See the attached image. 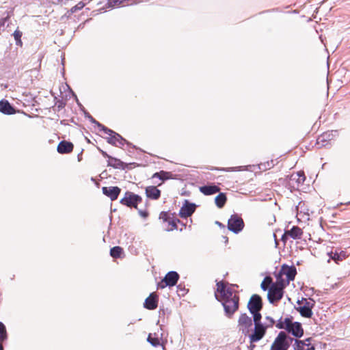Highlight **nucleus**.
<instances>
[{
  "label": "nucleus",
  "instance_id": "obj_3",
  "mask_svg": "<svg viewBox=\"0 0 350 350\" xmlns=\"http://www.w3.org/2000/svg\"><path fill=\"white\" fill-rule=\"evenodd\" d=\"M298 307L296 310L300 313V314L305 318H310L312 316V309L314 306L315 301L312 299L302 298L301 300L297 301Z\"/></svg>",
  "mask_w": 350,
  "mask_h": 350
},
{
  "label": "nucleus",
  "instance_id": "obj_25",
  "mask_svg": "<svg viewBox=\"0 0 350 350\" xmlns=\"http://www.w3.org/2000/svg\"><path fill=\"white\" fill-rule=\"evenodd\" d=\"M200 191L204 195L209 196L219 192L220 188L216 185H204L200 187Z\"/></svg>",
  "mask_w": 350,
  "mask_h": 350
},
{
  "label": "nucleus",
  "instance_id": "obj_29",
  "mask_svg": "<svg viewBox=\"0 0 350 350\" xmlns=\"http://www.w3.org/2000/svg\"><path fill=\"white\" fill-rule=\"evenodd\" d=\"M215 204L218 208H223L227 201V198H226V194L224 193H219V195H217L215 197Z\"/></svg>",
  "mask_w": 350,
  "mask_h": 350
},
{
  "label": "nucleus",
  "instance_id": "obj_1",
  "mask_svg": "<svg viewBox=\"0 0 350 350\" xmlns=\"http://www.w3.org/2000/svg\"><path fill=\"white\" fill-rule=\"evenodd\" d=\"M216 286L217 288L215 292V296L220 302L233 299L234 294L237 293L232 289L231 286H228V283L224 281L217 282Z\"/></svg>",
  "mask_w": 350,
  "mask_h": 350
},
{
  "label": "nucleus",
  "instance_id": "obj_22",
  "mask_svg": "<svg viewBox=\"0 0 350 350\" xmlns=\"http://www.w3.org/2000/svg\"><path fill=\"white\" fill-rule=\"evenodd\" d=\"M311 338L305 340H295V350H314V347L310 344Z\"/></svg>",
  "mask_w": 350,
  "mask_h": 350
},
{
  "label": "nucleus",
  "instance_id": "obj_20",
  "mask_svg": "<svg viewBox=\"0 0 350 350\" xmlns=\"http://www.w3.org/2000/svg\"><path fill=\"white\" fill-rule=\"evenodd\" d=\"M74 145L72 142L63 140L57 146V150L60 154H68L72 152Z\"/></svg>",
  "mask_w": 350,
  "mask_h": 350
},
{
  "label": "nucleus",
  "instance_id": "obj_17",
  "mask_svg": "<svg viewBox=\"0 0 350 350\" xmlns=\"http://www.w3.org/2000/svg\"><path fill=\"white\" fill-rule=\"evenodd\" d=\"M159 302V296L156 293H152L145 299L144 307L148 310H152L157 308Z\"/></svg>",
  "mask_w": 350,
  "mask_h": 350
},
{
  "label": "nucleus",
  "instance_id": "obj_30",
  "mask_svg": "<svg viewBox=\"0 0 350 350\" xmlns=\"http://www.w3.org/2000/svg\"><path fill=\"white\" fill-rule=\"evenodd\" d=\"M282 276L283 275L278 273L276 275V282L273 283V284L284 289L285 287L289 284V283L288 281L284 280Z\"/></svg>",
  "mask_w": 350,
  "mask_h": 350
},
{
  "label": "nucleus",
  "instance_id": "obj_38",
  "mask_svg": "<svg viewBox=\"0 0 350 350\" xmlns=\"http://www.w3.org/2000/svg\"><path fill=\"white\" fill-rule=\"evenodd\" d=\"M148 341L154 347L158 346L160 344V340L157 337H154L150 334L148 336Z\"/></svg>",
  "mask_w": 350,
  "mask_h": 350
},
{
  "label": "nucleus",
  "instance_id": "obj_11",
  "mask_svg": "<svg viewBox=\"0 0 350 350\" xmlns=\"http://www.w3.org/2000/svg\"><path fill=\"white\" fill-rule=\"evenodd\" d=\"M102 155L108 159L107 161V165L109 167H111L114 169H119V170H125L128 167V164L124 163L120 159L113 157L108 154L105 151H103L102 150H100Z\"/></svg>",
  "mask_w": 350,
  "mask_h": 350
},
{
  "label": "nucleus",
  "instance_id": "obj_4",
  "mask_svg": "<svg viewBox=\"0 0 350 350\" xmlns=\"http://www.w3.org/2000/svg\"><path fill=\"white\" fill-rule=\"evenodd\" d=\"M293 339L287 338V335L284 332H280L273 341L270 350H287Z\"/></svg>",
  "mask_w": 350,
  "mask_h": 350
},
{
  "label": "nucleus",
  "instance_id": "obj_40",
  "mask_svg": "<svg viewBox=\"0 0 350 350\" xmlns=\"http://www.w3.org/2000/svg\"><path fill=\"white\" fill-rule=\"evenodd\" d=\"M84 6H85V3L81 1V2L78 3L76 5L73 6L70 9V12L72 13H74V12H77L78 10H80L82 8H83Z\"/></svg>",
  "mask_w": 350,
  "mask_h": 350
},
{
  "label": "nucleus",
  "instance_id": "obj_36",
  "mask_svg": "<svg viewBox=\"0 0 350 350\" xmlns=\"http://www.w3.org/2000/svg\"><path fill=\"white\" fill-rule=\"evenodd\" d=\"M294 322L292 321V318H285V327L284 329L288 333H291L293 327Z\"/></svg>",
  "mask_w": 350,
  "mask_h": 350
},
{
  "label": "nucleus",
  "instance_id": "obj_6",
  "mask_svg": "<svg viewBox=\"0 0 350 350\" xmlns=\"http://www.w3.org/2000/svg\"><path fill=\"white\" fill-rule=\"evenodd\" d=\"M224 306L226 316L231 318L232 315L237 312L239 306V297L237 293L234 294V297L232 299L225 300L221 302Z\"/></svg>",
  "mask_w": 350,
  "mask_h": 350
},
{
  "label": "nucleus",
  "instance_id": "obj_34",
  "mask_svg": "<svg viewBox=\"0 0 350 350\" xmlns=\"http://www.w3.org/2000/svg\"><path fill=\"white\" fill-rule=\"evenodd\" d=\"M251 314H253V319H254V325H257V324H261V318H262V316H261V314L260 313V312H250Z\"/></svg>",
  "mask_w": 350,
  "mask_h": 350
},
{
  "label": "nucleus",
  "instance_id": "obj_23",
  "mask_svg": "<svg viewBox=\"0 0 350 350\" xmlns=\"http://www.w3.org/2000/svg\"><path fill=\"white\" fill-rule=\"evenodd\" d=\"M148 198L157 200L161 197V191L156 186H148L145 189Z\"/></svg>",
  "mask_w": 350,
  "mask_h": 350
},
{
  "label": "nucleus",
  "instance_id": "obj_27",
  "mask_svg": "<svg viewBox=\"0 0 350 350\" xmlns=\"http://www.w3.org/2000/svg\"><path fill=\"white\" fill-rule=\"evenodd\" d=\"M291 333L297 338L301 337L304 334L301 324L299 322H294Z\"/></svg>",
  "mask_w": 350,
  "mask_h": 350
},
{
  "label": "nucleus",
  "instance_id": "obj_48",
  "mask_svg": "<svg viewBox=\"0 0 350 350\" xmlns=\"http://www.w3.org/2000/svg\"><path fill=\"white\" fill-rule=\"evenodd\" d=\"M344 204H350V201H349V202H345V203H344Z\"/></svg>",
  "mask_w": 350,
  "mask_h": 350
},
{
  "label": "nucleus",
  "instance_id": "obj_44",
  "mask_svg": "<svg viewBox=\"0 0 350 350\" xmlns=\"http://www.w3.org/2000/svg\"><path fill=\"white\" fill-rule=\"evenodd\" d=\"M216 224H217L219 226H220V227H222V228H224V226L221 223H220V222H219V221H216Z\"/></svg>",
  "mask_w": 350,
  "mask_h": 350
},
{
  "label": "nucleus",
  "instance_id": "obj_5",
  "mask_svg": "<svg viewBox=\"0 0 350 350\" xmlns=\"http://www.w3.org/2000/svg\"><path fill=\"white\" fill-rule=\"evenodd\" d=\"M159 219L165 224V230L166 231H173L178 229V224L180 223L179 219L171 216V214L166 211H161L159 214Z\"/></svg>",
  "mask_w": 350,
  "mask_h": 350
},
{
  "label": "nucleus",
  "instance_id": "obj_9",
  "mask_svg": "<svg viewBox=\"0 0 350 350\" xmlns=\"http://www.w3.org/2000/svg\"><path fill=\"white\" fill-rule=\"evenodd\" d=\"M252 325V319L245 313L241 314L237 324L239 331L246 336L249 334Z\"/></svg>",
  "mask_w": 350,
  "mask_h": 350
},
{
  "label": "nucleus",
  "instance_id": "obj_28",
  "mask_svg": "<svg viewBox=\"0 0 350 350\" xmlns=\"http://www.w3.org/2000/svg\"><path fill=\"white\" fill-rule=\"evenodd\" d=\"M129 0H109L107 5L108 8H118L123 7L129 5Z\"/></svg>",
  "mask_w": 350,
  "mask_h": 350
},
{
  "label": "nucleus",
  "instance_id": "obj_14",
  "mask_svg": "<svg viewBox=\"0 0 350 350\" xmlns=\"http://www.w3.org/2000/svg\"><path fill=\"white\" fill-rule=\"evenodd\" d=\"M267 328L262 323L254 325V329L252 334L250 335V343L256 342L261 340L266 334Z\"/></svg>",
  "mask_w": 350,
  "mask_h": 350
},
{
  "label": "nucleus",
  "instance_id": "obj_26",
  "mask_svg": "<svg viewBox=\"0 0 350 350\" xmlns=\"http://www.w3.org/2000/svg\"><path fill=\"white\" fill-rule=\"evenodd\" d=\"M172 176V173L171 172H165V171H163V170H161L159 172H156L154 173L152 178L154 179V178H159V180H161V182L160 183H158V186H160L161 185V184L163 183V182L165 180H167L169 178H170Z\"/></svg>",
  "mask_w": 350,
  "mask_h": 350
},
{
  "label": "nucleus",
  "instance_id": "obj_16",
  "mask_svg": "<svg viewBox=\"0 0 350 350\" xmlns=\"http://www.w3.org/2000/svg\"><path fill=\"white\" fill-rule=\"evenodd\" d=\"M279 273L282 275H286V280L288 281L289 283L291 281L294 280L295 275L297 274V270L294 266H288L286 265H283L281 267Z\"/></svg>",
  "mask_w": 350,
  "mask_h": 350
},
{
  "label": "nucleus",
  "instance_id": "obj_39",
  "mask_svg": "<svg viewBox=\"0 0 350 350\" xmlns=\"http://www.w3.org/2000/svg\"><path fill=\"white\" fill-rule=\"evenodd\" d=\"M6 337V330L5 325L0 322V340H3Z\"/></svg>",
  "mask_w": 350,
  "mask_h": 350
},
{
  "label": "nucleus",
  "instance_id": "obj_7",
  "mask_svg": "<svg viewBox=\"0 0 350 350\" xmlns=\"http://www.w3.org/2000/svg\"><path fill=\"white\" fill-rule=\"evenodd\" d=\"M142 202V197L131 191L125 192L124 197L120 201L122 205L135 208H137V205Z\"/></svg>",
  "mask_w": 350,
  "mask_h": 350
},
{
  "label": "nucleus",
  "instance_id": "obj_19",
  "mask_svg": "<svg viewBox=\"0 0 350 350\" xmlns=\"http://www.w3.org/2000/svg\"><path fill=\"white\" fill-rule=\"evenodd\" d=\"M303 234L302 230L298 226H293L291 230H286L283 236L282 237V240L285 242L286 240V237L288 236L293 239H301Z\"/></svg>",
  "mask_w": 350,
  "mask_h": 350
},
{
  "label": "nucleus",
  "instance_id": "obj_42",
  "mask_svg": "<svg viewBox=\"0 0 350 350\" xmlns=\"http://www.w3.org/2000/svg\"><path fill=\"white\" fill-rule=\"evenodd\" d=\"M10 18L9 14L7 15L6 17L0 19V28L5 25L6 21Z\"/></svg>",
  "mask_w": 350,
  "mask_h": 350
},
{
  "label": "nucleus",
  "instance_id": "obj_32",
  "mask_svg": "<svg viewBox=\"0 0 350 350\" xmlns=\"http://www.w3.org/2000/svg\"><path fill=\"white\" fill-rule=\"evenodd\" d=\"M273 280L270 276H266L262 280L260 287L263 291H267L273 284Z\"/></svg>",
  "mask_w": 350,
  "mask_h": 350
},
{
  "label": "nucleus",
  "instance_id": "obj_41",
  "mask_svg": "<svg viewBox=\"0 0 350 350\" xmlns=\"http://www.w3.org/2000/svg\"><path fill=\"white\" fill-rule=\"evenodd\" d=\"M275 326L278 329H284V327H285V319H280L278 321V322L276 323Z\"/></svg>",
  "mask_w": 350,
  "mask_h": 350
},
{
  "label": "nucleus",
  "instance_id": "obj_45",
  "mask_svg": "<svg viewBox=\"0 0 350 350\" xmlns=\"http://www.w3.org/2000/svg\"><path fill=\"white\" fill-rule=\"evenodd\" d=\"M323 137V136H321L319 137L318 139H317V144L319 143V140Z\"/></svg>",
  "mask_w": 350,
  "mask_h": 350
},
{
  "label": "nucleus",
  "instance_id": "obj_37",
  "mask_svg": "<svg viewBox=\"0 0 350 350\" xmlns=\"http://www.w3.org/2000/svg\"><path fill=\"white\" fill-rule=\"evenodd\" d=\"M275 324L274 319L271 317H265V322L263 324V325L267 328L272 327L273 325Z\"/></svg>",
  "mask_w": 350,
  "mask_h": 350
},
{
  "label": "nucleus",
  "instance_id": "obj_8",
  "mask_svg": "<svg viewBox=\"0 0 350 350\" xmlns=\"http://www.w3.org/2000/svg\"><path fill=\"white\" fill-rule=\"evenodd\" d=\"M179 279V275L176 271L168 272L163 279L157 284V288L163 289L167 286H174Z\"/></svg>",
  "mask_w": 350,
  "mask_h": 350
},
{
  "label": "nucleus",
  "instance_id": "obj_31",
  "mask_svg": "<svg viewBox=\"0 0 350 350\" xmlns=\"http://www.w3.org/2000/svg\"><path fill=\"white\" fill-rule=\"evenodd\" d=\"M123 254V249L120 246H116L111 249L110 255L115 258H120Z\"/></svg>",
  "mask_w": 350,
  "mask_h": 350
},
{
  "label": "nucleus",
  "instance_id": "obj_35",
  "mask_svg": "<svg viewBox=\"0 0 350 350\" xmlns=\"http://www.w3.org/2000/svg\"><path fill=\"white\" fill-rule=\"evenodd\" d=\"M22 35H23L22 32L21 31H19L18 29L15 30L13 33L14 39L16 41V44L20 45V46L22 45V41H21Z\"/></svg>",
  "mask_w": 350,
  "mask_h": 350
},
{
  "label": "nucleus",
  "instance_id": "obj_10",
  "mask_svg": "<svg viewBox=\"0 0 350 350\" xmlns=\"http://www.w3.org/2000/svg\"><path fill=\"white\" fill-rule=\"evenodd\" d=\"M244 227L243 219L237 214L232 215L228 221V228L229 230L238 233L241 232Z\"/></svg>",
  "mask_w": 350,
  "mask_h": 350
},
{
  "label": "nucleus",
  "instance_id": "obj_24",
  "mask_svg": "<svg viewBox=\"0 0 350 350\" xmlns=\"http://www.w3.org/2000/svg\"><path fill=\"white\" fill-rule=\"evenodd\" d=\"M0 111L6 115H12L16 112L14 108L7 100L0 101Z\"/></svg>",
  "mask_w": 350,
  "mask_h": 350
},
{
  "label": "nucleus",
  "instance_id": "obj_15",
  "mask_svg": "<svg viewBox=\"0 0 350 350\" xmlns=\"http://www.w3.org/2000/svg\"><path fill=\"white\" fill-rule=\"evenodd\" d=\"M289 180L293 187L298 189L306 180V176L304 171L293 172L290 176Z\"/></svg>",
  "mask_w": 350,
  "mask_h": 350
},
{
  "label": "nucleus",
  "instance_id": "obj_33",
  "mask_svg": "<svg viewBox=\"0 0 350 350\" xmlns=\"http://www.w3.org/2000/svg\"><path fill=\"white\" fill-rule=\"evenodd\" d=\"M345 253L342 252L340 253L332 252L331 258L336 262L338 263L340 261L343 260L345 258Z\"/></svg>",
  "mask_w": 350,
  "mask_h": 350
},
{
  "label": "nucleus",
  "instance_id": "obj_18",
  "mask_svg": "<svg viewBox=\"0 0 350 350\" xmlns=\"http://www.w3.org/2000/svg\"><path fill=\"white\" fill-rule=\"evenodd\" d=\"M103 194L109 198L111 200L113 201L117 200L118 196L121 192L120 187H103L102 188Z\"/></svg>",
  "mask_w": 350,
  "mask_h": 350
},
{
  "label": "nucleus",
  "instance_id": "obj_43",
  "mask_svg": "<svg viewBox=\"0 0 350 350\" xmlns=\"http://www.w3.org/2000/svg\"><path fill=\"white\" fill-rule=\"evenodd\" d=\"M139 214L140 215L141 217H144V218H146L149 213L147 211L144 210V211H139Z\"/></svg>",
  "mask_w": 350,
  "mask_h": 350
},
{
  "label": "nucleus",
  "instance_id": "obj_21",
  "mask_svg": "<svg viewBox=\"0 0 350 350\" xmlns=\"http://www.w3.org/2000/svg\"><path fill=\"white\" fill-rule=\"evenodd\" d=\"M196 210V206L193 204L187 203L180 208L179 216L182 218H187L191 216Z\"/></svg>",
  "mask_w": 350,
  "mask_h": 350
},
{
  "label": "nucleus",
  "instance_id": "obj_46",
  "mask_svg": "<svg viewBox=\"0 0 350 350\" xmlns=\"http://www.w3.org/2000/svg\"><path fill=\"white\" fill-rule=\"evenodd\" d=\"M233 169L234 168H228L227 170H225L227 172H229V171L233 170Z\"/></svg>",
  "mask_w": 350,
  "mask_h": 350
},
{
  "label": "nucleus",
  "instance_id": "obj_12",
  "mask_svg": "<svg viewBox=\"0 0 350 350\" xmlns=\"http://www.w3.org/2000/svg\"><path fill=\"white\" fill-rule=\"evenodd\" d=\"M284 295V288L274 285L270 286L268 291L267 297L270 303L273 304L280 301Z\"/></svg>",
  "mask_w": 350,
  "mask_h": 350
},
{
  "label": "nucleus",
  "instance_id": "obj_2",
  "mask_svg": "<svg viewBox=\"0 0 350 350\" xmlns=\"http://www.w3.org/2000/svg\"><path fill=\"white\" fill-rule=\"evenodd\" d=\"M101 130L104 131L105 134L108 135L107 137V142L113 146L123 147L125 144L129 146L131 144L127 142L125 139H124L120 135L116 133L115 131L108 129L107 127L100 125Z\"/></svg>",
  "mask_w": 350,
  "mask_h": 350
},
{
  "label": "nucleus",
  "instance_id": "obj_47",
  "mask_svg": "<svg viewBox=\"0 0 350 350\" xmlns=\"http://www.w3.org/2000/svg\"><path fill=\"white\" fill-rule=\"evenodd\" d=\"M0 350H3L2 344L0 343Z\"/></svg>",
  "mask_w": 350,
  "mask_h": 350
},
{
  "label": "nucleus",
  "instance_id": "obj_13",
  "mask_svg": "<svg viewBox=\"0 0 350 350\" xmlns=\"http://www.w3.org/2000/svg\"><path fill=\"white\" fill-rule=\"evenodd\" d=\"M247 308L250 312H260L262 308L261 297L257 294L252 295L248 301Z\"/></svg>",
  "mask_w": 350,
  "mask_h": 350
}]
</instances>
